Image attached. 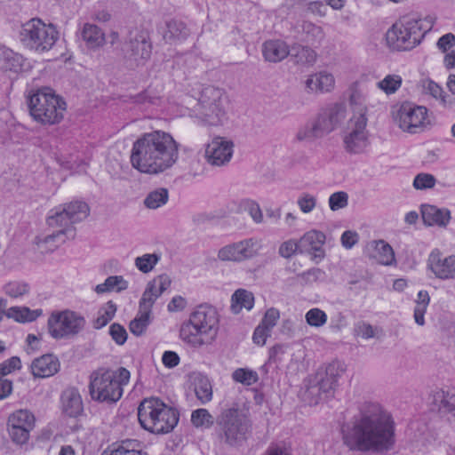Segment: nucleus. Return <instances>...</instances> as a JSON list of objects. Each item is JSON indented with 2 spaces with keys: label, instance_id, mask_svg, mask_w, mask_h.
I'll return each instance as SVG.
<instances>
[{
  "label": "nucleus",
  "instance_id": "57",
  "mask_svg": "<svg viewBox=\"0 0 455 455\" xmlns=\"http://www.w3.org/2000/svg\"><path fill=\"white\" fill-rule=\"evenodd\" d=\"M241 211L247 212L255 223L263 221V214L258 203L251 199H243L239 203Z\"/></svg>",
  "mask_w": 455,
  "mask_h": 455
},
{
  "label": "nucleus",
  "instance_id": "47",
  "mask_svg": "<svg viewBox=\"0 0 455 455\" xmlns=\"http://www.w3.org/2000/svg\"><path fill=\"white\" fill-rule=\"evenodd\" d=\"M290 55L295 58L297 63L303 65H312L316 60V52L302 45L291 47Z\"/></svg>",
  "mask_w": 455,
  "mask_h": 455
},
{
  "label": "nucleus",
  "instance_id": "54",
  "mask_svg": "<svg viewBox=\"0 0 455 455\" xmlns=\"http://www.w3.org/2000/svg\"><path fill=\"white\" fill-rule=\"evenodd\" d=\"M312 122L320 139L336 129L323 111H321Z\"/></svg>",
  "mask_w": 455,
  "mask_h": 455
},
{
  "label": "nucleus",
  "instance_id": "23",
  "mask_svg": "<svg viewBox=\"0 0 455 455\" xmlns=\"http://www.w3.org/2000/svg\"><path fill=\"white\" fill-rule=\"evenodd\" d=\"M335 86V76L331 72L328 70L314 72L308 75L305 80V88L309 93H330L334 91Z\"/></svg>",
  "mask_w": 455,
  "mask_h": 455
},
{
  "label": "nucleus",
  "instance_id": "49",
  "mask_svg": "<svg viewBox=\"0 0 455 455\" xmlns=\"http://www.w3.org/2000/svg\"><path fill=\"white\" fill-rule=\"evenodd\" d=\"M151 322V313L139 309L136 317L131 321L129 328L135 336L142 335Z\"/></svg>",
  "mask_w": 455,
  "mask_h": 455
},
{
  "label": "nucleus",
  "instance_id": "10",
  "mask_svg": "<svg viewBox=\"0 0 455 455\" xmlns=\"http://www.w3.org/2000/svg\"><path fill=\"white\" fill-rule=\"evenodd\" d=\"M84 316L71 309L52 311L47 320V331L54 339H69L79 334L85 327Z\"/></svg>",
  "mask_w": 455,
  "mask_h": 455
},
{
  "label": "nucleus",
  "instance_id": "1",
  "mask_svg": "<svg viewBox=\"0 0 455 455\" xmlns=\"http://www.w3.org/2000/svg\"><path fill=\"white\" fill-rule=\"evenodd\" d=\"M342 438L352 451H387L395 443L392 415L379 403L365 402L359 417L343 427Z\"/></svg>",
  "mask_w": 455,
  "mask_h": 455
},
{
  "label": "nucleus",
  "instance_id": "18",
  "mask_svg": "<svg viewBox=\"0 0 455 455\" xmlns=\"http://www.w3.org/2000/svg\"><path fill=\"white\" fill-rule=\"evenodd\" d=\"M347 100L352 112L350 121H368V91L361 81L353 82L347 89Z\"/></svg>",
  "mask_w": 455,
  "mask_h": 455
},
{
  "label": "nucleus",
  "instance_id": "14",
  "mask_svg": "<svg viewBox=\"0 0 455 455\" xmlns=\"http://www.w3.org/2000/svg\"><path fill=\"white\" fill-rule=\"evenodd\" d=\"M368 121H350L347 130L342 136L343 148L350 155L367 153L370 146V132L367 130Z\"/></svg>",
  "mask_w": 455,
  "mask_h": 455
},
{
  "label": "nucleus",
  "instance_id": "2",
  "mask_svg": "<svg viewBox=\"0 0 455 455\" xmlns=\"http://www.w3.org/2000/svg\"><path fill=\"white\" fill-rule=\"evenodd\" d=\"M179 158V144L163 131L148 132L132 146L131 163L139 172L157 174L171 168Z\"/></svg>",
  "mask_w": 455,
  "mask_h": 455
},
{
  "label": "nucleus",
  "instance_id": "6",
  "mask_svg": "<svg viewBox=\"0 0 455 455\" xmlns=\"http://www.w3.org/2000/svg\"><path fill=\"white\" fill-rule=\"evenodd\" d=\"M426 20L412 15H405L396 20L386 33L389 47L398 51H408L421 42L431 26H425Z\"/></svg>",
  "mask_w": 455,
  "mask_h": 455
},
{
  "label": "nucleus",
  "instance_id": "61",
  "mask_svg": "<svg viewBox=\"0 0 455 455\" xmlns=\"http://www.w3.org/2000/svg\"><path fill=\"white\" fill-rule=\"evenodd\" d=\"M280 318V312L275 307H270L267 309L259 324L266 327L272 331V329L276 325Z\"/></svg>",
  "mask_w": 455,
  "mask_h": 455
},
{
  "label": "nucleus",
  "instance_id": "33",
  "mask_svg": "<svg viewBox=\"0 0 455 455\" xmlns=\"http://www.w3.org/2000/svg\"><path fill=\"white\" fill-rule=\"evenodd\" d=\"M419 87L425 94H429L435 100H440L444 107H451L454 103V100L445 94L443 88L431 79L424 78L419 81Z\"/></svg>",
  "mask_w": 455,
  "mask_h": 455
},
{
  "label": "nucleus",
  "instance_id": "46",
  "mask_svg": "<svg viewBox=\"0 0 455 455\" xmlns=\"http://www.w3.org/2000/svg\"><path fill=\"white\" fill-rule=\"evenodd\" d=\"M171 285L170 277L165 275H159L149 281L146 286V291L151 293L153 297L158 299Z\"/></svg>",
  "mask_w": 455,
  "mask_h": 455
},
{
  "label": "nucleus",
  "instance_id": "42",
  "mask_svg": "<svg viewBox=\"0 0 455 455\" xmlns=\"http://www.w3.org/2000/svg\"><path fill=\"white\" fill-rule=\"evenodd\" d=\"M63 206L74 224L84 220L90 213V208L84 201H73L68 204H63Z\"/></svg>",
  "mask_w": 455,
  "mask_h": 455
},
{
  "label": "nucleus",
  "instance_id": "41",
  "mask_svg": "<svg viewBox=\"0 0 455 455\" xmlns=\"http://www.w3.org/2000/svg\"><path fill=\"white\" fill-rule=\"evenodd\" d=\"M3 292L12 299H22L29 294L30 286L28 283L22 281H10L3 288Z\"/></svg>",
  "mask_w": 455,
  "mask_h": 455
},
{
  "label": "nucleus",
  "instance_id": "16",
  "mask_svg": "<svg viewBox=\"0 0 455 455\" xmlns=\"http://www.w3.org/2000/svg\"><path fill=\"white\" fill-rule=\"evenodd\" d=\"M47 224L51 228H60L56 233L46 237V242L59 239L60 243H64L66 239L75 236L74 224L63 204L52 208L47 217Z\"/></svg>",
  "mask_w": 455,
  "mask_h": 455
},
{
  "label": "nucleus",
  "instance_id": "59",
  "mask_svg": "<svg viewBox=\"0 0 455 455\" xmlns=\"http://www.w3.org/2000/svg\"><path fill=\"white\" fill-rule=\"evenodd\" d=\"M436 180L434 175L429 173H419L413 180V188L417 190H424L435 187Z\"/></svg>",
  "mask_w": 455,
  "mask_h": 455
},
{
  "label": "nucleus",
  "instance_id": "39",
  "mask_svg": "<svg viewBox=\"0 0 455 455\" xmlns=\"http://www.w3.org/2000/svg\"><path fill=\"white\" fill-rule=\"evenodd\" d=\"M194 389L196 398L203 403L212 399V386L210 379L204 375H197L194 379Z\"/></svg>",
  "mask_w": 455,
  "mask_h": 455
},
{
  "label": "nucleus",
  "instance_id": "17",
  "mask_svg": "<svg viewBox=\"0 0 455 455\" xmlns=\"http://www.w3.org/2000/svg\"><path fill=\"white\" fill-rule=\"evenodd\" d=\"M151 43L148 32L144 30L131 31L129 40L125 44V52L127 57L137 63L142 65L151 55Z\"/></svg>",
  "mask_w": 455,
  "mask_h": 455
},
{
  "label": "nucleus",
  "instance_id": "62",
  "mask_svg": "<svg viewBox=\"0 0 455 455\" xmlns=\"http://www.w3.org/2000/svg\"><path fill=\"white\" fill-rule=\"evenodd\" d=\"M348 196L345 192H335L329 197V206L331 211H338L347 205Z\"/></svg>",
  "mask_w": 455,
  "mask_h": 455
},
{
  "label": "nucleus",
  "instance_id": "64",
  "mask_svg": "<svg viewBox=\"0 0 455 455\" xmlns=\"http://www.w3.org/2000/svg\"><path fill=\"white\" fill-rule=\"evenodd\" d=\"M299 244V241L297 242L294 239L287 240L281 243L279 247V254L283 258H290L298 250Z\"/></svg>",
  "mask_w": 455,
  "mask_h": 455
},
{
  "label": "nucleus",
  "instance_id": "51",
  "mask_svg": "<svg viewBox=\"0 0 455 455\" xmlns=\"http://www.w3.org/2000/svg\"><path fill=\"white\" fill-rule=\"evenodd\" d=\"M323 393L322 381L316 378L315 384L307 387L304 392V399L310 404H317L323 398L330 397Z\"/></svg>",
  "mask_w": 455,
  "mask_h": 455
},
{
  "label": "nucleus",
  "instance_id": "20",
  "mask_svg": "<svg viewBox=\"0 0 455 455\" xmlns=\"http://www.w3.org/2000/svg\"><path fill=\"white\" fill-rule=\"evenodd\" d=\"M427 267L436 278H455V255L443 257L441 251L435 248L428 255Z\"/></svg>",
  "mask_w": 455,
  "mask_h": 455
},
{
  "label": "nucleus",
  "instance_id": "12",
  "mask_svg": "<svg viewBox=\"0 0 455 455\" xmlns=\"http://www.w3.org/2000/svg\"><path fill=\"white\" fill-rule=\"evenodd\" d=\"M394 121L403 132L417 133L427 124V109L411 102H403L394 114Z\"/></svg>",
  "mask_w": 455,
  "mask_h": 455
},
{
  "label": "nucleus",
  "instance_id": "31",
  "mask_svg": "<svg viewBox=\"0 0 455 455\" xmlns=\"http://www.w3.org/2000/svg\"><path fill=\"white\" fill-rule=\"evenodd\" d=\"M101 455H147L142 443L135 439H125L109 445Z\"/></svg>",
  "mask_w": 455,
  "mask_h": 455
},
{
  "label": "nucleus",
  "instance_id": "24",
  "mask_svg": "<svg viewBox=\"0 0 455 455\" xmlns=\"http://www.w3.org/2000/svg\"><path fill=\"white\" fill-rule=\"evenodd\" d=\"M60 367L59 359L46 354L33 360L30 369L35 378H49L56 374Z\"/></svg>",
  "mask_w": 455,
  "mask_h": 455
},
{
  "label": "nucleus",
  "instance_id": "11",
  "mask_svg": "<svg viewBox=\"0 0 455 455\" xmlns=\"http://www.w3.org/2000/svg\"><path fill=\"white\" fill-rule=\"evenodd\" d=\"M36 416L28 409H19L12 412L6 421V429L12 442L20 446L27 444L36 427Z\"/></svg>",
  "mask_w": 455,
  "mask_h": 455
},
{
  "label": "nucleus",
  "instance_id": "53",
  "mask_svg": "<svg viewBox=\"0 0 455 455\" xmlns=\"http://www.w3.org/2000/svg\"><path fill=\"white\" fill-rule=\"evenodd\" d=\"M320 139L312 120L308 121L305 124L301 125L294 137V140L298 142H313Z\"/></svg>",
  "mask_w": 455,
  "mask_h": 455
},
{
  "label": "nucleus",
  "instance_id": "30",
  "mask_svg": "<svg viewBox=\"0 0 455 455\" xmlns=\"http://www.w3.org/2000/svg\"><path fill=\"white\" fill-rule=\"evenodd\" d=\"M80 37L87 49L95 51L106 43L105 34L100 28L92 23H85L80 29Z\"/></svg>",
  "mask_w": 455,
  "mask_h": 455
},
{
  "label": "nucleus",
  "instance_id": "43",
  "mask_svg": "<svg viewBox=\"0 0 455 455\" xmlns=\"http://www.w3.org/2000/svg\"><path fill=\"white\" fill-rule=\"evenodd\" d=\"M169 199L166 188H159L149 192L144 199V205L148 209L156 210L165 205Z\"/></svg>",
  "mask_w": 455,
  "mask_h": 455
},
{
  "label": "nucleus",
  "instance_id": "4",
  "mask_svg": "<svg viewBox=\"0 0 455 455\" xmlns=\"http://www.w3.org/2000/svg\"><path fill=\"white\" fill-rule=\"evenodd\" d=\"M138 419L145 430L153 434H166L177 426L179 413L159 398L149 397L139 405Z\"/></svg>",
  "mask_w": 455,
  "mask_h": 455
},
{
  "label": "nucleus",
  "instance_id": "5",
  "mask_svg": "<svg viewBox=\"0 0 455 455\" xmlns=\"http://www.w3.org/2000/svg\"><path fill=\"white\" fill-rule=\"evenodd\" d=\"M192 96L198 101V116L204 124L218 126L226 118L228 96L224 90L213 85L196 84Z\"/></svg>",
  "mask_w": 455,
  "mask_h": 455
},
{
  "label": "nucleus",
  "instance_id": "56",
  "mask_svg": "<svg viewBox=\"0 0 455 455\" xmlns=\"http://www.w3.org/2000/svg\"><path fill=\"white\" fill-rule=\"evenodd\" d=\"M305 319L309 326L320 328L327 323L328 316L323 310L314 307L306 313Z\"/></svg>",
  "mask_w": 455,
  "mask_h": 455
},
{
  "label": "nucleus",
  "instance_id": "55",
  "mask_svg": "<svg viewBox=\"0 0 455 455\" xmlns=\"http://www.w3.org/2000/svg\"><path fill=\"white\" fill-rule=\"evenodd\" d=\"M191 422L196 427H211L214 419L206 409H197L191 414Z\"/></svg>",
  "mask_w": 455,
  "mask_h": 455
},
{
  "label": "nucleus",
  "instance_id": "25",
  "mask_svg": "<svg viewBox=\"0 0 455 455\" xmlns=\"http://www.w3.org/2000/svg\"><path fill=\"white\" fill-rule=\"evenodd\" d=\"M325 235L322 231L311 229L306 232L299 239V245L306 250L312 251L313 259L322 260L324 256L323 245L325 243Z\"/></svg>",
  "mask_w": 455,
  "mask_h": 455
},
{
  "label": "nucleus",
  "instance_id": "60",
  "mask_svg": "<svg viewBox=\"0 0 455 455\" xmlns=\"http://www.w3.org/2000/svg\"><path fill=\"white\" fill-rule=\"evenodd\" d=\"M316 197L308 193H303L299 196L297 204L303 213H310L316 206Z\"/></svg>",
  "mask_w": 455,
  "mask_h": 455
},
{
  "label": "nucleus",
  "instance_id": "28",
  "mask_svg": "<svg viewBox=\"0 0 455 455\" xmlns=\"http://www.w3.org/2000/svg\"><path fill=\"white\" fill-rule=\"evenodd\" d=\"M421 215L425 225L445 228L451 220V212L446 208L424 204L421 206Z\"/></svg>",
  "mask_w": 455,
  "mask_h": 455
},
{
  "label": "nucleus",
  "instance_id": "37",
  "mask_svg": "<svg viewBox=\"0 0 455 455\" xmlns=\"http://www.w3.org/2000/svg\"><path fill=\"white\" fill-rule=\"evenodd\" d=\"M374 252L372 257L381 265L392 266L395 263V257L393 248L385 241L379 240L374 243Z\"/></svg>",
  "mask_w": 455,
  "mask_h": 455
},
{
  "label": "nucleus",
  "instance_id": "21",
  "mask_svg": "<svg viewBox=\"0 0 455 455\" xmlns=\"http://www.w3.org/2000/svg\"><path fill=\"white\" fill-rule=\"evenodd\" d=\"M347 365L341 361H332L319 371L316 378L322 381L323 393L326 395H332L339 385V380L345 373Z\"/></svg>",
  "mask_w": 455,
  "mask_h": 455
},
{
  "label": "nucleus",
  "instance_id": "7",
  "mask_svg": "<svg viewBox=\"0 0 455 455\" xmlns=\"http://www.w3.org/2000/svg\"><path fill=\"white\" fill-rule=\"evenodd\" d=\"M33 119L44 125L59 124L64 117L65 100L50 88L37 90L28 99Z\"/></svg>",
  "mask_w": 455,
  "mask_h": 455
},
{
  "label": "nucleus",
  "instance_id": "45",
  "mask_svg": "<svg viewBox=\"0 0 455 455\" xmlns=\"http://www.w3.org/2000/svg\"><path fill=\"white\" fill-rule=\"evenodd\" d=\"M331 123L337 128L347 117V106L345 103H334L322 110Z\"/></svg>",
  "mask_w": 455,
  "mask_h": 455
},
{
  "label": "nucleus",
  "instance_id": "13",
  "mask_svg": "<svg viewBox=\"0 0 455 455\" xmlns=\"http://www.w3.org/2000/svg\"><path fill=\"white\" fill-rule=\"evenodd\" d=\"M260 249L259 240L246 238L221 247L217 257L221 261L240 263L256 257Z\"/></svg>",
  "mask_w": 455,
  "mask_h": 455
},
{
  "label": "nucleus",
  "instance_id": "19",
  "mask_svg": "<svg viewBox=\"0 0 455 455\" xmlns=\"http://www.w3.org/2000/svg\"><path fill=\"white\" fill-rule=\"evenodd\" d=\"M200 327L202 331L215 339L219 329V315L217 310L207 304H202L196 307L188 319Z\"/></svg>",
  "mask_w": 455,
  "mask_h": 455
},
{
  "label": "nucleus",
  "instance_id": "52",
  "mask_svg": "<svg viewBox=\"0 0 455 455\" xmlns=\"http://www.w3.org/2000/svg\"><path fill=\"white\" fill-rule=\"evenodd\" d=\"M403 79L399 75H387L377 83V87L390 95L395 93L401 87Z\"/></svg>",
  "mask_w": 455,
  "mask_h": 455
},
{
  "label": "nucleus",
  "instance_id": "26",
  "mask_svg": "<svg viewBox=\"0 0 455 455\" xmlns=\"http://www.w3.org/2000/svg\"><path fill=\"white\" fill-rule=\"evenodd\" d=\"M291 53L286 42L280 39L267 40L262 44V55L266 61L277 63L283 60Z\"/></svg>",
  "mask_w": 455,
  "mask_h": 455
},
{
  "label": "nucleus",
  "instance_id": "32",
  "mask_svg": "<svg viewBox=\"0 0 455 455\" xmlns=\"http://www.w3.org/2000/svg\"><path fill=\"white\" fill-rule=\"evenodd\" d=\"M43 309H30L28 307L13 306L6 310V317L20 323H31L43 315Z\"/></svg>",
  "mask_w": 455,
  "mask_h": 455
},
{
  "label": "nucleus",
  "instance_id": "22",
  "mask_svg": "<svg viewBox=\"0 0 455 455\" xmlns=\"http://www.w3.org/2000/svg\"><path fill=\"white\" fill-rule=\"evenodd\" d=\"M180 339L192 348H200L212 344L214 340L205 332V330L202 331L200 327L189 320L185 321L180 325Z\"/></svg>",
  "mask_w": 455,
  "mask_h": 455
},
{
  "label": "nucleus",
  "instance_id": "3",
  "mask_svg": "<svg viewBox=\"0 0 455 455\" xmlns=\"http://www.w3.org/2000/svg\"><path fill=\"white\" fill-rule=\"evenodd\" d=\"M130 371L118 367H100L90 375L89 390L92 400L101 403H116L124 394V387L129 384Z\"/></svg>",
  "mask_w": 455,
  "mask_h": 455
},
{
  "label": "nucleus",
  "instance_id": "15",
  "mask_svg": "<svg viewBox=\"0 0 455 455\" xmlns=\"http://www.w3.org/2000/svg\"><path fill=\"white\" fill-rule=\"evenodd\" d=\"M235 145L233 140L222 136H214L204 148V158L212 166L227 165L234 155Z\"/></svg>",
  "mask_w": 455,
  "mask_h": 455
},
{
  "label": "nucleus",
  "instance_id": "50",
  "mask_svg": "<svg viewBox=\"0 0 455 455\" xmlns=\"http://www.w3.org/2000/svg\"><path fill=\"white\" fill-rule=\"evenodd\" d=\"M234 381L243 386H251L258 382L259 375L257 371L248 368H238L232 373Z\"/></svg>",
  "mask_w": 455,
  "mask_h": 455
},
{
  "label": "nucleus",
  "instance_id": "40",
  "mask_svg": "<svg viewBox=\"0 0 455 455\" xmlns=\"http://www.w3.org/2000/svg\"><path fill=\"white\" fill-rule=\"evenodd\" d=\"M430 303V296L427 291L421 290L417 294L413 310V318L415 323L419 325H425V314Z\"/></svg>",
  "mask_w": 455,
  "mask_h": 455
},
{
  "label": "nucleus",
  "instance_id": "8",
  "mask_svg": "<svg viewBox=\"0 0 455 455\" xmlns=\"http://www.w3.org/2000/svg\"><path fill=\"white\" fill-rule=\"evenodd\" d=\"M19 38L25 48L36 53H44L55 45L59 31L52 24L33 18L21 25Z\"/></svg>",
  "mask_w": 455,
  "mask_h": 455
},
{
  "label": "nucleus",
  "instance_id": "38",
  "mask_svg": "<svg viewBox=\"0 0 455 455\" xmlns=\"http://www.w3.org/2000/svg\"><path fill=\"white\" fill-rule=\"evenodd\" d=\"M188 36L186 25L180 20H172L166 23L164 38L166 42L175 43L185 39Z\"/></svg>",
  "mask_w": 455,
  "mask_h": 455
},
{
  "label": "nucleus",
  "instance_id": "9",
  "mask_svg": "<svg viewBox=\"0 0 455 455\" xmlns=\"http://www.w3.org/2000/svg\"><path fill=\"white\" fill-rule=\"evenodd\" d=\"M217 424L221 439L230 446H238L246 441L251 427L248 415L236 405L223 410Z\"/></svg>",
  "mask_w": 455,
  "mask_h": 455
},
{
  "label": "nucleus",
  "instance_id": "34",
  "mask_svg": "<svg viewBox=\"0 0 455 455\" xmlns=\"http://www.w3.org/2000/svg\"><path fill=\"white\" fill-rule=\"evenodd\" d=\"M129 282L123 275H110L107 277L104 283L95 286L94 291L98 294L107 292H122L127 290Z\"/></svg>",
  "mask_w": 455,
  "mask_h": 455
},
{
  "label": "nucleus",
  "instance_id": "58",
  "mask_svg": "<svg viewBox=\"0 0 455 455\" xmlns=\"http://www.w3.org/2000/svg\"><path fill=\"white\" fill-rule=\"evenodd\" d=\"M302 29L314 42L321 43L325 37L323 28L311 21H305L302 25Z\"/></svg>",
  "mask_w": 455,
  "mask_h": 455
},
{
  "label": "nucleus",
  "instance_id": "44",
  "mask_svg": "<svg viewBox=\"0 0 455 455\" xmlns=\"http://www.w3.org/2000/svg\"><path fill=\"white\" fill-rule=\"evenodd\" d=\"M116 305L109 300L104 304L98 311V315L93 322L96 329H101L106 326L115 316L116 313Z\"/></svg>",
  "mask_w": 455,
  "mask_h": 455
},
{
  "label": "nucleus",
  "instance_id": "27",
  "mask_svg": "<svg viewBox=\"0 0 455 455\" xmlns=\"http://www.w3.org/2000/svg\"><path fill=\"white\" fill-rule=\"evenodd\" d=\"M62 411L68 417L76 418L84 411L83 401L80 393L74 387L64 390L60 396Z\"/></svg>",
  "mask_w": 455,
  "mask_h": 455
},
{
  "label": "nucleus",
  "instance_id": "36",
  "mask_svg": "<svg viewBox=\"0 0 455 455\" xmlns=\"http://www.w3.org/2000/svg\"><path fill=\"white\" fill-rule=\"evenodd\" d=\"M254 306L253 294L244 289H238L231 298V310L234 314H239L242 309L251 310Z\"/></svg>",
  "mask_w": 455,
  "mask_h": 455
},
{
  "label": "nucleus",
  "instance_id": "48",
  "mask_svg": "<svg viewBox=\"0 0 455 455\" xmlns=\"http://www.w3.org/2000/svg\"><path fill=\"white\" fill-rule=\"evenodd\" d=\"M160 259L161 255L158 253H145L135 258L134 265L139 271L148 274L155 268Z\"/></svg>",
  "mask_w": 455,
  "mask_h": 455
},
{
  "label": "nucleus",
  "instance_id": "35",
  "mask_svg": "<svg viewBox=\"0 0 455 455\" xmlns=\"http://www.w3.org/2000/svg\"><path fill=\"white\" fill-rule=\"evenodd\" d=\"M23 57L8 48H0V68L5 70L19 72L22 69Z\"/></svg>",
  "mask_w": 455,
  "mask_h": 455
},
{
  "label": "nucleus",
  "instance_id": "29",
  "mask_svg": "<svg viewBox=\"0 0 455 455\" xmlns=\"http://www.w3.org/2000/svg\"><path fill=\"white\" fill-rule=\"evenodd\" d=\"M433 403L441 415L455 420V389L436 391L433 395Z\"/></svg>",
  "mask_w": 455,
  "mask_h": 455
},
{
  "label": "nucleus",
  "instance_id": "63",
  "mask_svg": "<svg viewBox=\"0 0 455 455\" xmlns=\"http://www.w3.org/2000/svg\"><path fill=\"white\" fill-rule=\"evenodd\" d=\"M109 334L115 342L123 345L127 339V332L124 326L119 323H113L109 327Z\"/></svg>",
  "mask_w": 455,
  "mask_h": 455
}]
</instances>
